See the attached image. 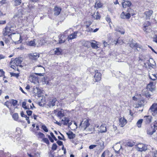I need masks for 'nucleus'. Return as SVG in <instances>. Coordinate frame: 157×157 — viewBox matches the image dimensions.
<instances>
[{
	"label": "nucleus",
	"mask_w": 157,
	"mask_h": 157,
	"mask_svg": "<svg viewBox=\"0 0 157 157\" xmlns=\"http://www.w3.org/2000/svg\"><path fill=\"white\" fill-rule=\"evenodd\" d=\"M149 61H151H151H153V60H152V59H151ZM155 62H154V63L153 64H151L150 62V61H149V63L148 64V66H149V67H153V66H155Z\"/></svg>",
	"instance_id": "obj_54"
},
{
	"label": "nucleus",
	"mask_w": 157,
	"mask_h": 157,
	"mask_svg": "<svg viewBox=\"0 0 157 157\" xmlns=\"http://www.w3.org/2000/svg\"><path fill=\"white\" fill-rule=\"evenodd\" d=\"M6 20L0 21V25H3L6 23Z\"/></svg>",
	"instance_id": "obj_61"
},
{
	"label": "nucleus",
	"mask_w": 157,
	"mask_h": 157,
	"mask_svg": "<svg viewBox=\"0 0 157 157\" xmlns=\"http://www.w3.org/2000/svg\"><path fill=\"white\" fill-rule=\"evenodd\" d=\"M147 25L145 24H144V27L143 30L146 33H149L151 31V29H150V27L148 26L150 25V23L149 22H147Z\"/></svg>",
	"instance_id": "obj_18"
},
{
	"label": "nucleus",
	"mask_w": 157,
	"mask_h": 157,
	"mask_svg": "<svg viewBox=\"0 0 157 157\" xmlns=\"http://www.w3.org/2000/svg\"><path fill=\"white\" fill-rule=\"evenodd\" d=\"M57 116L60 119H61L64 116L63 112L61 111H59L57 114Z\"/></svg>",
	"instance_id": "obj_33"
},
{
	"label": "nucleus",
	"mask_w": 157,
	"mask_h": 157,
	"mask_svg": "<svg viewBox=\"0 0 157 157\" xmlns=\"http://www.w3.org/2000/svg\"><path fill=\"white\" fill-rule=\"evenodd\" d=\"M41 126V128L45 132H48V129L46 126L44 124L41 123L40 124Z\"/></svg>",
	"instance_id": "obj_32"
},
{
	"label": "nucleus",
	"mask_w": 157,
	"mask_h": 157,
	"mask_svg": "<svg viewBox=\"0 0 157 157\" xmlns=\"http://www.w3.org/2000/svg\"><path fill=\"white\" fill-rule=\"evenodd\" d=\"M77 33L78 32L77 31H75L70 35L67 38V40L68 41H69L70 40H72L76 38L77 36Z\"/></svg>",
	"instance_id": "obj_9"
},
{
	"label": "nucleus",
	"mask_w": 157,
	"mask_h": 157,
	"mask_svg": "<svg viewBox=\"0 0 157 157\" xmlns=\"http://www.w3.org/2000/svg\"><path fill=\"white\" fill-rule=\"evenodd\" d=\"M153 41L156 43H157V36H156L155 37H154Z\"/></svg>",
	"instance_id": "obj_64"
},
{
	"label": "nucleus",
	"mask_w": 157,
	"mask_h": 157,
	"mask_svg": "<svg viewBox=\"0 0 157 157\" xmlns=\"http://www.w3.org/2000/svg\"><path fill=\"white\" fill-rule=\"evenodd\" d=\"M91 41L92 42H90V45L93 48L97 49L99 48L96 41L94 40H93Z\"/></svg>",
	"instance_id": "obj_17"
},
{
	"label": "nucleus",
	"mask_w": 157,
	"mask_h": 157,
	"mask_svg": "<svg viewBox=\"0 0 157 157\" xmlns=\"http://www.w3.org/2000/svg\"><path fill=\"white\" fill-rule=\"evenodd\" d=\"M153 13V11L152 10H148L146 11L144 14L146 17L147 19H149L150 17L151 16Z\"/></svg>",
	"instance_id": "obj_24"
},
{
	"label": "nucleus",
	"mask_w": 157,
	"mask_h": 157,
	"mask_svg": "<svg viewBox=\"0 0 157 157\" xmlns=\"http://www.w3.org/2000/svg\"><path fill=\"white\" fill-rule=\"evenodd\" d=\"M36 75H39V73H35L34 74L32 75L31 77L32 78V81L35 84L39 83V80L37 77H36Z\"/></svg>",
	"instance_id": "obj_10"
},
{
	"label": "nucleus",
	"mask_w": 157,
	"mask_h": 157,
	"mask_svg": "<svg viewBox=\"0 0 157 157\" xmlns=\"http://www.w3.org/2000/svg\"><path fill=\"white\" fill-rule=\"evenodd\" d=\"M40 94L41 92L40 90V100L41 101H40V106H43L46 103L45 97Z\"/></svg>",
	"instance_id": "obj_11"
},
{
	"label": "nucleus",
	"mask_w": 157,
	"mask_h": 157,
	"mask_svg": "<svg viewBox=\"0 0 157 157\" xmlns=\"http://www.w3.org/2000/svg\"><path fill=\"white\" fill-rule=\"evenodd\" d=\"M99 132L101 133L105 132H106V126L105 124H102L99 128Z\"/></svg>",
	"instance_id": "obj_22"
},
{
	"label": "nucleus",
	"mask_w": 157,
	"mask_h": 157,
	"mask_svg": "<svg viewBox=\"0 0 157 157\" xmlns=\"http://www.w3.org/2000/svg\"><path fill=\"white\" fill-rule=\"evenodd\" d=\"M132 5L131 2L129 1L124 0L122 2V5L124 8L129 7Z\"/></svg>",
	"instance_id": "obj_15"
},
{
	"label": "nucleus",
	"mask_w": 157,
	"mask_h": 157,
	"mask_svg": "<svg viewBox=\"0 0 157 157\" xmlns=\"http://www.w3.org/2000/svg\"><path fill=\"white\" fill-rule=\"evenodd\" d=\"M85 130L87 132L88 134L93 133L95 131L94 126L92 125H91L88 128L87 127L86 129Z\"/></svg>",
	"instance_id": "obj_16"
},
{
	"label": "nucleus",
	"mask_w": 157,
	"mask_h": 157,
	"mask_svg": "<svg viewBox=\"0 0 157 157\" xmlns=\"http://www.w3.org/2000/svg\"><path fill=\"white\" fill-rule=\"evenodd\" d=\"M10 74L11 77H15L17 78L19 76V75L18 73L16 74L13 72H10Z\"/></svg>",
	"instance_id": "obj_46"
},
{
	"label": "nucleus",
	"mask_w": 157,
	"mask_h": 157,
	"mask_svg": "<svg viewBox=\"0 0 157 157\" xmlns=\"http://www.w3.org/2000/svg\"><path fill=\"white\" fill-rule=\"evenodd\" d=\"M154 127L149 126L147 128V132L148 135H152L155 132Z\"/></svg>",
	"instance_id": "obj_4"
},
{
	"label": "nucleus",
	"mask_w": 157,
	"mask_h": 157,
	"mask_svg": "<svg viewBox=\"0 0 157 157\" xmlns=\"http://www.w3.org/2000/svg\"><path fill=\"white\" fill-rule=\"evenodd\" d=\"M40 70H41V73H40V76H42L44 75L43 74H44V72L45 71V69L44 67L40 65Z\"/></svg>",
	"instance_id": "obj_38"
},
{
	"label": "nucleus",
	"mask_w": 157,
	"mask_h": 157,
	"mask_svg": "<svg viewBox=\"0 0 157 157\" xmlns=\"http://www.w3.org/2000/svg\"><path fill=\"white\" fill-rule=\"evenodd\" d=\"M12 32L13 31L11 29V28L6 26L3 29V34L4 36H6Z\"/></svg>",
	"instance_id": "obj_5"
},
{
	"label": "nucleus",
	"mask_w": 157,
	"mask_h": 157,
	"mask_svg": "<svg viewBox=\"0 0 157 157\" xmlns=\"http://www.w3.org/2000/svg\"><path fill=\"white\" fill-rule=\"evenodd\" d=\"M87 27L88 28V29H86V31L88 32H93V29L90 28V27H89L87 25Z\"/></svg>",
	"instance_id": "obj_55"
},
{
	"label": "nucleus",
	"mask_w": 157,
	"mask_h": 157,
	"mask_svg": "<svg viewBox=\"0 0 157 157\" xmlns=\"http://www.w3.org/2000/svg\"><path fill=\"white\" fill-rule=\"evenodd\" d=\"M97 145H100L99 148L101 149L104 148V142L101 140H100L97 144Z\"/></svg>",
	"instance_id": "obj_39"
},
{
	"label": "nucleus",
	"mask_w": 157,
	"mask_h": 157,
	"mask_svg": "<svg viewBox=\"0 0 157 157\" xmlns=\"http://www.w3.org/2000/svg\"><path fill=\"white\" fill-rule=\"evenodd\" d=\"M61 121L63 122V125H66L69 121V120L68 118L65 117Z\"/></svg>",
	"instance_id": "obj_31"
},
{
	"label": "nucleus",
	"mask_w": 157,
	"mask_h": 157,
	"mask_svg": "<svg viewBox=\"0 0 157 157\" xmlns=\"http://www.w3.org/2000/svg\"><path fill=\"white\" fill-rule=\"evenodd\" d=\"M54 14L55 15H59L61 10V9L58 7H55L54 9Z\"/></svg>",
	"instance_id": "obj_21"
},
{
	"label": "nucleus",
	"mask_w": 157,
	"mask_h": 157,
	"mask_svg": "<svg viewBox=\"0 0 157 157\" xmlns=\"http://www.w3.org/2000/svg\"><path fill=\"white\" fill-rule=\"evenodd\" d=\"M12 59L10 62V63H14V65L16 66H21V65H20L22 62V58H16L15 59Z\"/></svg>",
	"instance_id": "obj_3"
},
{
	"label": "nucleus",
	"mask_w": 157,
	"mask_h": 157,
	"mask_svg": "<svg viewBox=\"0 0 157 157\" xmlns=\"http://www.w3.org/2000/svg\"><path fill=\"white\" fill-rule=\"evenodd\" d=\"M90 42L89 41H86L85 42L84 44H83V45L85 47H88L90 46Z\"/></svg>",
	"instance_id": "obj_48"
},
{
	"label": "nucleus",
	"mask_w": 157,
	"mask_h": 157,
	"mask_svg": "<svg viewBox=\"0 0 157 157\" xmlns=\"http://www.w3.org/2000/svg\"><path fill=\"white\" fill-rule=\"evenodd\" d=\"M28 45L30 46H35L36 45L35 41L34 40H31L29 41L28 44Z\"/></svg>",
	"instance_id": "obj_42"
},
{
	"label": "nucleus",
	"mask_w": 157,
	"mask_h": 157,
	"mask_svg": "<svg viewBox=\"0 0 157 157\" xmlns=\"http://www.w3.org/2000/svg\"><path fill=\"white\" fill-rule=\"evenodd\" d=\"M33 131L36 136L39 135V127L38 125H37L36 127L33 128Z\"/></svg>",
	"instance_id": "obj_26"
},
{
	"label": "nucleus",
	"mask_w": 157,
	"mask_h": 157,
	"mask_svg": "<svg viewBox=\"0 0 157 157\" xmlns=\"http://www.w3.org/2000/svg\"><path fill=\"white\" fill-rule=\"evenodd\" d=\"M127 12L128 14H130V17L131 15L132 16L135 14V13H133V10L130 8L128 9Z\"/></svg>",
	"instance_id": "obj_36"
},
{
	"label": "nucleus",
	"mask_w": 157,
	"mask_h": 157,
	"mask_svg": "<svg viewBox=\"0 0 157 157\" xmlns=\"http://www.w3.org/2000/svg\"><path fill=\"white\" fill-rule=\"evenodd\" d=\"M57 143L59 146H61L63 145V142L61 141L58 140L57 141Z\"/></svg>",
	"instance_id": "obj_60"
},
{
	"label": "nucleus",
	"mask_w": 157,
	"mask_h": 157,
	"mask_svg": "<svg viewBox=\"0 0 157 157\" xmlns=\"http://www.w3.org/2000/svg\"><path fill=\"white\" fill-rule=\"evenodd\" d=\"M66 36H65L62 35L59 39V43L62 44L64 43L66 41Z\"/></svg>",
	"instance_id": "obj_29"
},
{
	"label": "nucleus",
	"mask_w": 157,
	"mask_h": 157,
	"mask_svg": "<svg viewBox=\"0 0 157 157\" xmlns=\"http://www.w3.org/2000/svg\"><path fill=\"white\" fill-rule=\"evenodd\" d=\"M127 120L124 117H121L119 119V125L121 127H123L127 123Z\"/></svg>",
	"instance_id": "obj_7"
},
{
	"label": "nucleus",
	"mask_w": 157,
	"mask_h": 157,
	"mask_svg": "<svg viewBox=\"0 0 157 157\" xmlns=\"http://www.w3.org/2000/svg\"><path fill=\"white\" fill-rule=\"evenodd\" d=\"M95 75L94 77L96 82L98 81L101 80V74L98 72V70L95 71Z\"/></svg>",
	"instance_id": "obj_6"
},
{
	"label": "nucleus",
	"mask_w": 157,
	"mask_h": 157,
	"mask_svg": "<svg viewBox=\"0 0 157 157\" xmlns=\"http://www.w3.org/2000/svg\"><path fill=\"white\" fill-rule=\"evenodd\" d=\"M57 147V145L55 143L53 144L52 147V150L55 151Z\"/></svg>",
	"instance_id": "obj_52"
},
{
	"label": "nucleus",
	"mask_w": 157,
	"mask_h": 157,
	"mask_svg": "<svg viewBox=\"0 0 157 157\" xmlns=\"http://www.w3.org/2000/svg\"><path fill=\"white\" fill-rule=\"evenodd\" d=\"M102 6V3L99 1H97L95 3V7L96 8H100Z\"/></svg>",
	"instance_id": "obj_35"
},
{
	"label": "nucleus",
	"mask_w": 157,
	"mask_h": 157,
	"mask_svg": "<svg viewBox=\"0 0 157 157\" xmlns=\"http://www.w3.org/2000/svg\"><path fill=\"white\" fill-rule=\"evenodd\" d=\"M136 148L137 151L142 152L146 151L147 147L145 144H139L137 145Z\"/></svg>",
	"instance_id": "obj_2"
},
{
	"label": "nucleus",
	"mask_w": 157,
	"mask_h": 157,
	"mask_svg": "<svg viewBox=\"0 0 157 157\" xmlns=\"http://www.w3.org/2000/svg\"><path fill=\"white\" fill-rule=\"evenodd\" d=\"M30 59L33 60H36L39 57V54L36 53H31L29 55Z\"/></svg>",
	"instance_id": "obj_12"
},
{
	"label": "nucleus",
	"mask_w": 157,
	"mask_h": 157,
	"mask_svg": "<svg viewBox=\"0 0 157 157\" xmlns=\"http://www.w3.org/2000/svg\"><path fill=\"white\" fill-rule=\"evenodd\" d=\"M55 54L59 55L60 54L61 52L59 48H57L54 50Z\"/></svg>",
	"instance_id": "obj_45"
},
{
	"label": "nucleus",
	"mask_w": 157,
	"mask_h": 157,
	"mask_svg": "<svg viewBox=\"0 0 157 157\" xmlns=\"http://www.w3.org/2000/svg\"><path fill=\"white\" fill-rule=\"evenodd\" d=\"M12 117L15 121H17L18 118V115L17 113H14Z\"/></svg>",
	"instance_id": "obj_40"
},
{
	"label": "nucleus",
	"mask_w": 157,
	"mask_h": 157,
	"mask_svg": "<svg viewBox=\"0 0 157 157\" xmlns=\"http://www.w3.org/2000/svg\"><path fill=\"white\" fill-rule=\"evenodd\" d=\"M16 37L19 38V40L18 41H15V42L14 41V43L15 44H19L21 43L22 41L21 40V35L19 34H17L16 35Z\"/></svg>",
	"instance_id": "obj_34"
},
{
	"label": "nucleus",
	"mask_w": 157,
	"mask_h": 157,
	"mask_svg": "<svg viewBox=\"0 0 157 157\" xmlns=\"http://www.w3.org/2000/svg\"><path fill=\"white\" fill-rule=\"evenodd\" d=\"M106 20L108 22H109L110 27V28H111V24H110V23L111 22V19L109 17H106Z\"/></svg>",
	"instance_id": "obj_50"
},
{
	"label": "nucleus",
	"mask_w": 157,
	"mask_h": 157,
	"mask_svg": "<svg viewBox=\"0 0 157 157\" xmlns=\"http://www.w3.org/2000/svg\"><path fill=\"white\" fill-rule=\"evenodd\" d=\"M92 17L95 19H99L100 18V17L99 15V13L98 12L95 13L93 15H92Z\"/></svg>",
	"instance_id": "obj_30"
},
{
	"label": "nucleus",
	"mask_w": 157,
	"mask_h": 157,
	"mask_svg": "<svg viewBox=\"0 0 157 157\" xmlns=\"http://www.w3.org/2000/svg\"><path fill=\"white\" fill-rule=\"evenodd\" d=\"M113 129L114 132H115V134L118 133L117 131V128L116 126H113Z\"/></svg>",
	"instance_id": "obj_62"
},
{
	"label": "nucleus",
	"mask_w": 157,
	"mask_h": 157,
	"mask_svg": "<svg viewBox=\"0 0 157 157\" xmlns=\"http://www.w3.org/2000/svg\"><path fill=\"white\" fill-rule=\"evenodd\" d=\"M12 102V104L14 106L16 105L17 103V100H14L13 99H12L10 101V104H11Z\"/></svg>",
	"instance_id": "obj_43"
},
{
	"label": "nucleus",
	"mask_w": 157,
	"mask_h": 157,
	"mask_svg": "<svg viewBox=\"0 0 157 157\" xmlns=\"http://www.w3.org/2000/svg\"><path fill=\"white\" fill-rule=\"evenodd\" d=\"M90 123L88 120H86L84 121L81 122L80 126L83 130H85L90 125Z\"/></svg>",
	"instance_id": "obj_1"
},
{
	"label": "nucleus",
	"mask_w": 157,
	"mask_h": 157,
	"mask_svg": "<svg viewBox=\"0 0 157 157\" xmlns=\"http://www.w3.org/2000/svg\"><path fill=\"white\" fill-rule=\"evenodd\" d=\"M14 2L16 6L20 5L21 3V0H14Z\"/></svg>",
	"instance_id": "obj_49"
},
{
	"label": "nucleus",
	"mask_w": 157,
	"mask_h": 157,
	"mask_svg": "<svg viewBox=\"0 0 157 157\" xmlns=\"http://www.w3.org/2000/svg\"><path fill=\"white\" fill-rule=\"evenodd\" d=\"M130 46L132 48H142V46H138L137 44V43H135L132 42L129 44Z\"/></svg>",
	"instance_id": "obj_27"
},
{
	"label": "nucleus",
	"mask_w": 157,
	"mask_h": 157,
	"mask_svg": "<svg viewBox=\"0 0 157 157\" xmlns=\"http://www.w3.org/2000/svg\"><path fill=\"white\" fill-rule=\"evenodd\" d=\"M103 43L104 44V46L105 47L108 45V44L107 42H106L105 41L103 40Z\"/></svg>",
	"instance_id": "obj_63"
},
{
	"label": "nucleus",
	"mask_w": 157,
	"mask_h": 157,
	"mask_svg": "<svg viewBox=\"0 0 157 157\" xmlns=\"http://www.w3.org/2000/svg\"><path fill=\"white\" fill-rule=\"evenodd\" d=\"M66 134L67 135L68 138L70 139H74L75 136V134L71 131H69L68 132H67Z\"/></svg>",
	"instance_id": "obj_25"
},
{
	"label": "nucleus",
	"mask_w": 157,
	"mask_h": 157,
	"mask_svg": "<svg viewBox=\"0 0 157 157\" xmlns=\"http://www.w3.org/2000/svg\"><path fill=\"white\" fill-rule=\"evenodd\" d=\"M9 104H10V101L9 102L8 101H7L5 102L4 105L6 106L9 109H10L9 107Z\"/></svg>",
	"instance_id": "obj_56"
},
{
	"label": "nucleus",
	"mask_w": 157,
	"mask_h": 157,
	"mask_svg": "<svg viewBox=\"0 0 157 157\" xmlns=\"http://www.w3.org/2000/svg\"><path fill=\"white\" fill-rule=\"evenodd\" d=\"M152 153L154 157H157V151L155 149H152Z\"/></svg>",
	"instance_id": "obj_44"
},
{
	"label": "nucleus",
	"mask_w": 157,
	"mask_h": 157,
	"mask_svg": "<svg viewBox=\"0 0 157 157\" xmlns=\"http://www.w3.org/2000/svg\"><path fill=\"white\" fill-rule=\"evenodd\" d=\"M49 78L47 76L41 78V82L42 84H48L49 83Z\"/></svg>",
	"instance_id": "obj_19"
},
{
	"label": "nucleus",
	"mask_w": 157,
	"mask_h": 157,
	"mask_svg": "<svg viewBox=\"0 0 157 157\" xmlns=\"http://www.w3.org/2000/svg\"><path fill=\"white\" fill-rule=\"evenodd\" d=\"M115 152L116 153H119L120 150L121 148V145L119 143H117L113 147Z\"/></svg>",
	"instance_id": "obj_14"
},
{
	"label": "nucleus",
	"mask_w": 157,
	"mask_h": 157,
	"mask_svg": "<svg viewBox=\"0 0 157 157\" xmlns=\"http://www.w3.org/2000/svg\"><path fill=\"white\" fill-rule=\"evenodd\" d=\"M26 103L25 101H24L22 103V107L25 109H29V106L26 105Z\"/></svg>",
	"instance_id": "obj_41"
},
{
	"label": "nucleus",
	"mask_w": 157,
	"mask_h": 157,
	"mask_svg": "<svg viewBox=\"0 0 157 157\" xmlns=\"http://www.w3.org/2000/svg\"><path fill=\"white\" fill-rule=\"evenodd\" d=\"M40 44L42 45L46 43L47 42V37L45 36H44L42 37L41 38V39L40 40Z\"/></svg>",
	"instance_id": "obj_28"
},
{
	"label": "nucleus",
	"mask_w": 157,
	"mask_h": 157,
	"mask_svg": "<svg viewBox=\"0 0 157 157\" xmlns=\"http://www.w3.org/2000/svg\"><path fill=\"white\" fill-rule=\"evenodd\" d=\"M153 127L157 129V120L155 121L154 122Z\"/></svg>",
	"instance_id": "obj_59"
},
{
	"label": "nucleus",
	"mask_w": 157,
	"mask_h": 157,
	"mask_svg": "<svg viewBox=\"0 0 157 157\" xmlns=\"http://www.w3.org/2000/svg\"><path fill=\"white\" fill-rule=\"evenodd\" d=\"M42 141L48 144H49V141L47 138H43L42 139Z\"/></svg>",
	"instance_id": "obj_51"
},
{
	"label": "nucleus",
	"mask_w": 157,
	"mask_h": 157,
	"mask_svg": "<svg viewBox=\"0 0 157 157\" xmlns=\"http://www.w3.org/2000/svg\"><path fill=\"white\" fill-rule=\"evenodd\" d=\"M97 145H91L89 147V148L90 149H92L95 148Z\"/></svg>",
	"instance_id": "obj_58"
},
{
	"label": "nucleus",
	"mask_w": 157,
	"mask_h": 157,
	"mask_svg": "<svg viewBox=\"0 0 157 157\" xmlns=\"http://www.w3.org/2000/svg\"><path fill=\"white\" fill-rule=\"evenodd\" d=\"M134 143L130 142H128L127 143V145L130 147H132L134 145Z\"/></svg>",
	"instance_id": "obj_53"
},
{
	"label": "nucleus",
	"mask_w": 157,
	"mask_h": 157,
	"mask_svg": "<svg viewBox=\"0 0 157 157\" xmlns=\"http://www.w3.org/2000/svg\"><path fill=\"white\" fill-rule=\"evenodd\" d=\"M56 98L50 100L48 103L47 105L49 107H51L55 105V102L56 101Z\"/></svg>",
	"instance_id": "obj_20"
},
{
	"label": "nucleus",
	"mask_w": 157,
	"mask_h": 157,
	"mask_svg": "<svg viewBox=\"0 0 157 157\" xmlns=\"http://www.w3.org/2000/svg\"><path fill=\"white\" fill-rule=\"evenodd\" d=\"M120 17L122 19H129L130 17L129 14H128V13H125L124 12L121 13Z\"/></svg>",
	"instance_id": "obj_13"
},
{
	"label": "nucleus",
	"mask_w": 157,
	"mask_h": 157,
	"mask_svg": "<svg viewBox=\"0 0 157 157\" xmlns=\"http://www.w3.org/2000/svg\"><path fill=\"white\" fill-rule=\"evenodd\" d=\"M145 122L146 123H149L151 121L152 117L150 116H145L144 117Z\"/></svg>",
	"instance_id": "obj_23"
},
{
	"label": "nucleus",
	"mask_w": 157,
	"mask_h": 157,
	"mask_svg": "<svg viewBox=\"0 0 157 157\" xmlns=\"http://www.w3.org/2000/svg\"><path fill=\"white\" fill-rule=\"evenodd\" d=\"M155 83L153 82H150L149 84H148L147 86V89L151 91H152L154 90L155 89Z\"/></svg>",
	"instance_id": "obj_8"
},
{
	"label": "nucleus",
	"mask_w": 157,
	"mask_h": 157,
	"mask_svg": "<svg viewBox=\"0 0 157 157\" xmlns=\"http://www.w3.org/2000/svg\"><path fill=\"white\" fill-rule=\"evenodd\" d=\"M150 78L152 80L154 81L157 79V77L155 75H152L150 76Z\"/></svg>",
	"instance_id": "obj_47"
},
{
	"label": "nucleus",
	"mask_w": 157,
	"mask_h": 157,
	"mask_svg": "<svg viewBox=\"0 0 157 157\" xmlns=\"http://www.w3.org/2000/svg\"><path fill=\"white\" fill-rule=\"evenodd\" d=\"M143 121V119L139 120L136 123V125L138 128H140L141 126V124Z\"/></svg>",
	"instance_id": "obj_37"
},
{
	"label": "nucleus",
	"mask_w": 157,
	"mask_h": 157,
	"mask_svg": "<svg viewBox=\"0 0 157 157\" xmlns=\"http://www.w3.org/2000/svg\"><path fill=\"white\" fill-rule=\"evenodd\" d=\"M26 112L28 115L29 116L31 115L32 113V111L29 110H27Z\"/></svg>",
	"instance_id": "obj_57"
}]
</instances>
